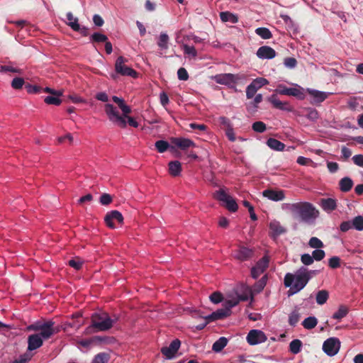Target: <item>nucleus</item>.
<instances>
[{
	"label": "nucleus",
	"instance_id": "39448f33",
	"mask_svg": "<svg viewBox=\"0 0 363 363\" xmlns=\"http://www.w3.org/2000/svg\"><path fill=\"white\" fill-rule=\"evenodd\" d=\"M249 289L243 288V294H240L238 291H235V296H231L224 303V308L218 309L211 314L204 317L208 322H212L216 320L223 319L228 317L230 314V309L238 305L240 301H247L249 298Z\"/></svg>",
	"mask_w": 363,
	"mask_h": 363
},
{
	"label": "nucleus",
	"instance_id": "c03bdc74",
	"mask_svg": "<svg viewBox=\"0 0 363 363\" xmlns=\"http://www.w3.org/2000/svg\"><path fill=\"white\" fill-rule=\"evenodd\" d=\"M255 33L263 39H269L272 38L271 31L267 28H257L255 30Z\"/></svg>",
	"mask_w": 363,
	"mask_h": 363
},
{
	"label": "nucleus",
	"instance_id": "9b49d317",
	"mask_svg": "<svg viewBox=\"0 0 363 363\" xmlns=\"http://www.w3.org/2000/svg\"><path fill=\"white\" fill-rule=\"evenodd\" d=\"M214 197L218 201L223 202L225 207L232 212L238 210V204L235 200L228 195L223 189H220L214 194Z\"/></svg>",
	"mask_w": 363,
	"mask_h": 363
},
{
	"label": "nucleus",
	"instance_id": "69168bd1",
	"mask_svg": "<svg viewBox=\"0 0 363 363\" xmlns=\"http://www.w3.org/2000/svg\"><path fill=\"white\" fill-rule=\"evenodd\" d=\"M99 201H100L101 204H102V205H104V206L108 205L112 201V197L108 194H103L100 196Z\"/></svg>",
	"mask_w": 363,
	"mask_h": 363
},
{
	"label": "nucleus",
	"instance_id": "cd10ccee",
	"mask_svg": "<svg viewBox=\"0 0 363 363\" xmlns=\"http://www.w3.org/2000/svg\"><path fill=\"white\" fill-rule=\"evenodd\" d=\"M269 229L274 237L279 236L285 232V229L277 220H272L269 223Z\"/></svg>",
	"mask_w": 363,
	"mask_h": 363
},
{
	"label": "nucleus",
	"instance_id": "4d7b16f0",
	"mask_svg": "<svg viewBox=\"0 0 363 363\" xmlns=\"http://www.w3.org/2000/svg\"><path fill=\"white\" fill-rule=\"evenodd\" d=\"M284 65L287 68L294 69L297 65V61L294 57H286L284 60Z\"/></svg>",
	"mask_w": 363,
	"mask_h": 363
},
{
	"label": "nucleus",
	"instance_id": "f704fd0d",
	"mask_svg": "<svg viewBox=\"0 0 363 363\" xmlns=\"http://www.w3.org/2000/svg\"><path fill=\"white\" fill-rule=\"evenodd\" d=\"M329 298V293L326 290L318 291L315 296V301L318 305H323L325 303Z\"/></svg>",
	"mask_w": 363,
	"mask_h": 363
},
{
	"label": "nucleus",
	"instance_id": "774afa93",
	"mask_svg": "<svg viewBox=\"0 0 363 363\" xmlns=\"http://www.w3.org/2000/svg\"><path fill=\"white\" fill-rule=\"evenodd\" d=\"M179 79L186 81L189 79V74L185 68L181 67L177 71Z\"/></svg>",
	"mask_w": 363,
	"mask_h": 363
},
{
	"label": "nucleus",
	"instance_id": "0eeeda50",
	"mask_svg": "<svg viewBox=\"0 0 363 363\" xmlns=\"http://www.w3.org/2000/svg\"><path fill=\"white\" fill-rule=\"evenodd\" d=\"M118 318H111L106 313H96L91 316V325L86 329V333L106 331L112 328Z\"/></svg>",
	"mask_w": 363,
	"mask_h": 363
},
{
	"label": "nucleus",
	"instance_id": "8fccbe9b",
	"mask_svg": "<svg viewBox=\"0 0 363 363\" xmlns=\"http://www.w3.org/2000/svg\"><path fill=\"white\" fill-rule=\"evenodd\" d=\"M90 39L91 41L96 42V43H102V42H106L108 38L106 35L100 33H94L92 34L90 37Z\"/></svg>",
	"mask_w": 363,
	"mask_h": 363
},
{
	"label": "nucleus",
	"instance_id": "6e6d98bb",
	"mask_svg": "<svg viewBox=\"0 0 363 363\" xmlns=\"http://www.w3.org/2000/svg\"><path fill=\"white\" fill-rule=\"evenodd\" d=\"M252 129L257 133H263L266 130V125L262 121H257L252 124Z\"/></svg>",
	"mask_w": 363,
	"mask_h": 363
},
{
	"label": "nucleus",
	"instance_id": "58836bf2",
	"mask_svg": "<svg viewBox=\"0 0 363 363\" xmlns=\"http://www.w3.org/2000/svg\"><path fill=\"white\" fill-rule=\"evenodd\" d=\"M67 25L73 30H75L76 29L79 28V22L78 18L77 17H74L73 14L71 12H68L67 13Z\"/></svg>",
	"mask_w": 363,
	"mask_h": 363
},
{
	"label": "nucleus",
	"instance_id": "a211bd4d",
	"mask_svg": "<svg viewBox=\"0 0 363 363\" xmlns=\"http://www.w3.org/2000/svg\"><path fill=\"white\" fill-rule=\"evenodd\" d=\"M181 346V342L178 339L174 340L169 346L163 347L161 349V352L167 359H172L175 357V354Z\"/></svg>",
	"mask_w": 363,
	"mask_h": 363
},
{
	"label": "nucleus",
	"instance_id": "3c124183",
	"mask_svg": "<svg viewBox=\"0 0 363 363\" xmlns=\"http://www.w3.org/2000/svg\"><path fill=\"white\" fill-rule=\"evenodd\" d=\"M10 72L13 73L22 74L23 71L21 69L18 67H15L11 65H3L0 67V72Z\"/></svg>",
	"mask_w": 363,
	"mask_h": 363
},
{
	"label": "nucleus",
	"instance_id": "338daca9",
	"mask_svg": "<svg viewBox=\"0 0 363 363\" xmlns=\"http://www.w3.org/2000/svg\"><path fill=\"white\" fill-rule=\"evenodd\" d=\"M301 262L305 265H310L313 262V257L309 254H303L301 257Z\"/></svg>",
	"mask_w": 363,
	"mask_h": 363
},
{
	"label": "nucleus",
	"instance_id": "603ef678",
	"mask_svg": "<svg viewBox=\"0 0 363 363\" xmlns=\"http://www.w3.org/2000/svg\"><path fill=\"white\" fill-rule=\"evenodd\" d=\"M308 245L312 248L320 249L323 247V242L316 237H313L310 239Z\"/></svg>",
	"mask_w": 363,
	"mask_h": 363
},
{
	"label": "nucleus",
	"instance_id": "ea45409f",
	"mask_svg": "<svg viewBox=\"0 0 363 363\" xmlns=\"http://www.w3.org/2000/svg\"><path fill=\"white\" fill-rule=\"evenodd\" d=\"M168 42H169V36L166 33H161L157 45L162 50H167L168 48Z\"/></svg>",
	"mask_w": 363,
	"mask_h": 363
},
{
	"label": "nucleus",
	"instance_id": "ddd939ff",
	"mask_svg": "<svg viewBox=\"0 0 363 363\" xmlns=\"http://www.w3.org/2000/svg\"><path fill=\"white\" fill-rule=\"evenodd\" d=\"M340 342L337 337H330L327 339L323 344V350L330 356H335L340 350Z\"/></svg>",
	"mask_w": 363,
	"mask_h": 363
},
{
	"label": "nucleus",
	"instance_id": "c756f323",
	"mask_svg": "<svg viewBox=\"0 0 363 363\" xmlns=\"http://www.w3.org/2000/svg\"><path fill=\"white\" fill-rule=\"evenodd\" d=\"M267 145L270 149L275 151H283L285 147V145L283 143L272 138L267 140Z\"/></svg>",
	"mask_w": 363,
	"mask_h": 363
},
{
	"label": "nucleus",
	"instance_id": "393cba45",
	"mask_svg": "<svg viewBox=\"0 0 363 363\" xmlns=\"http://www.w3.org/2000/svg\"><path fill=\"white\" fill-rule=\"evenodd\" d=\"M171 142L182 150L196 146L195 143L191 140L184 138H172Z\"/></svg>",
	"mask_w": 363,
	"mask_h": 363
},
{
	"label": "nucleus",
	"instance_id": "c85d7f7f",
	"mask_svg": "<svg viewBox=\"0 0 363 363\" xmlns=\"http://www.w3.org/2000/svg\"><path fill=\"white\" fill-rule=\"evenodd\" d=\"M353 184V181L348 177L342 178L339 182V187L340 191L342 192H347L350 191Z\"/></svg>",
	"mask_w": 363,
	"mask_h": 363
},
{
	"label": "nucleus",
	"instance_id": "bb28decb",
	"mask_svg": "<svg viewBox=\"0 0 363 363\" xmlns=\"http://www.w3.org/2000/svg\"><path fill=\"white\" fill-rule=\"evenodd\" d=\"M112 100L118 104L119 108L121 110L123 115L126 117L127 114L131 112L130 106L125 104L124 100L122 98L113 96Z\"/></svg>",
	"mask_w": 363,
	"mask_h": 363
},
{
	"label": "nucleus",
	"instance_id": "aec40b11",
	"mask_svg": "<svg viewBox=\"0 0 363 363\" xmlns=\"http://www.w3.org/2000/svg\"><path fill=\"white\" fill-rule=\"evenodd\" d=\"M266 284L267 277L264 276L253 286L252 290L247 287L250 291L249 297L251 296L252 298V294H258L261 292L266 286ZM243 288H247V286H242L240 288L237 289L235 291H238L240 294H243Z\"/></svg>",
	"mask_w": 363,
	"mask_h": 363
},
{
	"label": "nucleus",
	"instance_id": "a878e982",
	"mask_svg": "<svg viewBox=\"0 0 363 363\" xmlns=\"http://www.w3.org/2000/svg\"><path fill=\"white\" fill-rule=\"evenodd\" d=\"M252 255L253 251L246 247H240L239 249L234 252V257L240 261L250 259Z\"/></svg>",
	"mask_w": 363,
	"mask_h": 363
},
{
	"label": "nucleus",
	"instance_id": "09e8293b",
	"mask_svg": "<svg viewBox=\"0 0 363 363\" xmlns=\"http://www.w3.org/2000/svg\"><path fill=\"white\" fill-rule=\"evenodd\" d=\"M109 357L106 353H99L95 356L91 363H107Z\"/></svg>",
	"mask_w": 363,
	"mask_h": 363
},
{
	"label": "nucleus",
	"instance_id": "b1692460",
	"mask_svg": "<svg viewBox=\"0 0 363 363\" xmlns=\"http://www.w3.org/2000/svg\"><path fill=\"white\" fill-rule=\"evenodd\" d=\"M256 54L257 57L262 60H271L276 56L275 50L267 45L260 47Z\"/></svg>",
	"mask_w": 363,
	"mask_h": 363
},
{
	"label": "nucleus",
	"instance_id": "5701e85b",
	"mask_svg": "<svg viewBox=\"0 0 363 363\" xmlns=\"http://www.w3.org/2000/svg\"><path fill=\"white\" fill-rule=\"evenodd\" d=\"M276 92L288 96H293L298 97L300 99H303L304 98L303 94L301 91V89L297 88H288L282 86H279V88L276 89Z\"/></svg>",
	"mask_w": 363,
	"mask_h": 363
},
{
	"label": "nucleus",
	"instance_id": "9d476101",
	"mask_svg": "<svg viewBox=\"0 0 363 363\" xmlns=\"http://www.w3.org/2000/svg\"><path fill=\"white\" fill-rule=\"evenodd\" d=\"M127 61L128 60L122 56H120L116 59L115 63L116 73L121 76H128L136 78L137 72L133 69L125 65Z\"/></svg>",
	"mask_w": 363,
	"mask_h": 363
},
{
	"label": "nucleus",
	"instance_id": "f03ea898",
	"mask_svg": "<svg viewBox=\"0 0 363 363\" xmlns=\"http://www.w3.org/2000/svg\"><path fill=\"white\" fill-rule=\"evenodd\" d=\"M249 289L243 288V294H240L238 291H235V296H231L224 303V308L218 309L211 314L204 317L208 322H212L216 320L223 319L228 317L230 314V309L238 305L240 301H247L249 298Z\"/></svg>",
	"mask_w": 363,
	"mask_h": 363
},
{
	"label": "nucleus",
	"instance_id": "a18cd8bd",
	"mask_svg": "<svg viewBox=\"0 0 363 363\" xmlns=\"http://www.w3.org/2000/svg\"><path fill=\"white\" fill-rule=\"evenodd\" d=\"M348 309L344 306L339 307L338 310L333 314V318L337 320H341L347 315Z\"/></svg>",
	"mask_w": 363,
	"mask_h": 363
},
{
	"label": "nucleus",
	"instance_id": "052dcab7",
	"mask_svg": "<svg viewBox=\"0 0 363 363\" xmlns=\"http://www.w3.org/2000/svg\"><path fill=\"white\" fill-rule=\"evenodd\" d=\"M82 264L83 262L79 258L73 259L69 261V265L77 270L82 267Z\"/></svg>",
	"mask_w": 363,
	"mask_h": 363
},
{
	"label": "nucleus",
	"instance_id": "49530a36",
	"mask_svg": "<svg viewBox=\"0 0 363 363\" xmlns=\"http://www.w3.org/2000/svg\"><path fill=\"white\" fill-rule=\"evenodd\" d=\"M61 95H51L45 98L44 101L47 104H52L58 106L61 104L62 101L60 99Z\"/></svg>",
	"mask_w": 363,
	"mask_h": 363
},
{
	"label": "nucleus",
	"instance_id": "6ab92c4d",
	"mask_svg": "<svg viewBox=\"0 0 363 363\" xmlns=\"http://www.w3.org/2000/svg\"><path fill=\"white\" fill-rule=\"evenodd\" d=\"M262 195L269 200L276 202L283 201L286 197L285 191L281 189H267L263 191Z\"/></svg>",
	"mask_w": 363,
	"mask_h": 363
},
{
	"label": "nucleus",
	"instance_id": "6e6552de",
	"mask_svg": "<svg viewBox=\"0 0 363 363\" xmlns=\"http://www.w3.org/2000/svg\"><path fill=\"white\" fill-rule=\"evenodd\" d=\"M318 211L311 203L298 202L295 216L299 217L304 222L311 223L318 216Z\"/></svg>",
	"mask_w": 363,
	"mask_h": 363
},
{
	"label": "nucleus",
	"instance_id": "20e7f679",
	"mask_svg": "<svg viewBox=\"0 0 363 363\" xmlns=\"http://www.w3.org/2000/svg\"><path fill=\"white\" fill-rule=\"evenodd\" d=\"M249 289L243 288V294H240L238 291H235V296H231L224 303V308L218 309L211 314L204 317L208 322H212L216 320L223 319L228 317L230 314V309L238 305L240 301H247L249 298Z\"/></svg>",
	"mask_w": 363,
	"mask_h": 363
},
{
	"label": "nucleus",
	"instance_id": "e2e57ef3",
	"mask_svg": "<svg viewBox=\"0 0 363 363\" xmlns=\"http://www.w3.org/2000/svg\"><path fill=\"white\" fill-rule=\"evenodd\" d=\"M328 264L333 269L337 268L340 265V259L337 256L332 257L328 261Z\"/></svg>",
	"mask_w": 363,
	"mask_h": 363
},
{
	"label": "nucleus",
	"instance_id": "72a5a7b5",
	"mask_svg": "<svg viewBox=\"0 0 363 363\" xmlns=\"http://www.w3.org/2000/svg\"><path fill=\"white\" fill-rule=\"evenodd\" d=\"M228 344V339L225 337H220L212 346V350L216 352H220Z\"/></svg>",
	"mask_w": 363,
	"mask_h": 363
},
{
	"label": "nucleus",
	"instance_id": "473e14b6",
	"mask_svg": "<svg viewBox=\"0 0 363 363\" xmlns=\"http://www.w3.org/2000/svg\"><path fill=\"white\" fill-rule=\"evenodd\" d=\"M220 18L223 22L236 23L238 21V16L228 11L220 12Z\"/></svg>",
	"mask_w": 363,
	"mask_h": 363
},
{
	"label": "nucleus",
	"instance_id": "a19ab883",
	"mask_svg": "<svg viewBox=\"0 0 363 363\" xmlns=\"http://www.w3.org/2000/svg\"><path fill=\"white\" fill-rule=\"evenodd\" d=\"M155 147L160 153H163L167 151L169 148L173 149V147H170L169 144L165 140H158L155 143Z\"/></svg>",
	"mask_w": 363,
	"mask_h": 363
},
{
	"label": "nucleus",
	"instance_id": "de8ad7c7",
	"mask_svg": "<svg viewBox=\"0 0 363 363\" xmlns=\"http://www.w3.org/2000/svg\"><path fill=\"white\" fill-rule=\"evenodd\" d=\"M307 111V114L306 117L309 119L311 121H316L319 118L318 112L315 109L312 108H307L306 109Z\"/></svg>",
	"mask_w": 363,
	"mask_h": 363
},
{
	"label": "nucleus",
	"instance_id": "c9c22d12",
	"mask_svg": "<svg viewBox=\"0 0 363 363\" xmlns=\"http://www.w3.org/2000/svg\"><path fill=\"white\" fill-rule=\"evenodd\" d=\"M318 324V320L315 316H309L303 320L302 325L307 330L314 328Z\"/></svg>",
	"mask_w": 363,
	"mask_h": 363
},
{
	"label": "nucleus",
	"instance_id": "f3484780",
	"mask_svg": "<svg viewBox=\"0 0 363 363\" xmlns=\"http://www.w3.org/2000/svg\"><path fill=\"white\" fill-rule=\"evenodd\" d=\"M105 223L111 228H114L116 227L115 222L122 223L123 221V216L118 211H111L106 215L104 218Z\"/></svg>",
	"mask_w": 363,
	"mask_h": 363
},
{
	"label": "nucleus",
	"instance_id": "dca6fc26",
	"mask_svg": "<svg viewBox=\"0 0 363 363\" xmlns=\"http://www.w3.org/2000/svg\"><path fill=\"white\" fill-rule=\"evenodd\" d=\"M269 265V258L267 257H263L260 260H259L255 266H254L251 269V276L253 279H257L268 267Z\"/></svg>",
	"mask_w": 363,
	"mask_h": 363
},
{
	"label": "nucleus",
	"instance_id": "4be33fe9",
	"mask_svg": "<svg viewBox=\"0 0 363 363\" xmlns=\"http://www.w3.org/2000/svg\"><path fill=\"white\" fill-rule=\"evenodd\" d=\"M267 101L270 102L273 106L277 109L291 111L292 108L286 101H281L276 94H272L267 98Z\"/></svg>",
	"mask_w": 363,
	"mask_h": 363
},
{
	"label": "nucleus",
	"instance_id": "37998d69",
	"mask_svg": "<svg viewBox=\"0 0 363 363\" xmlns=\"http://www.w3.org/2000/svg\"><path fill=\"white\" fill-rule=\"evenodd\" d=\"M180 40H184L186 43H189L191 41L194 43H201L203 42V39L192 33L184 36L182 35Z\"/></svg>",
	"mask_w": 363,
	"mask_h": 363
},
{
	"label": "nucleus",
	"instance_id": "bf43d9fd",
	"mask_svg": "<svg viewBox=\"0 0 363 363\" xmlns=\"http://www.w3.org/2000/svg\"><path fill=\"white\" fill-rule=\"evenodd\" d=\"M257 89L255 86L250 83L246 88V97L247 99H252L256 94Z\"/></svg>",
	"mask_w": 363,
	"mask_h": 363
},
{
	"label": "nucleus",
	"instance_id": "680f3d73",
	"mask_svg": "<svg viewBox=\"0 0 363 363\" xmlns=\"http://www.w3.org/2000/svg\"><path fill=\"white\" fill-rule=\"evenodd\" d=\"M32 357V355L29 353H25L19 357L18 359H15L13 362L11 363H26L28 362Z\"/></svg>",
	"mask_w": 363,
	"mask_h": 363
},
{
	"label": "nucleus",
	"instance_id": "5fc2aeb1",
	"mask_svg": "<svg viewBox=\"0 0 363 363\" xmlns=\"http://www.w3.org/2000/svg\"><path fill=\"white\" fill-rule=\"evenodd\" d=\"M24 79L21 77H15L11 82V87L14 89H21L24 85Z\"/></svg>",
	"mask_w": 363,
	"mask_h": 363
},
{
	"label": "nucleus",
	"instance_id": "f257e3e1",
	"mask_svg": "<svg viewBox=\"0 0 363 363\" xmlns=\"http://www.w3.org/2000/svg\"><path fill=\"white\" fill-rule=\"evenodd\" d=\"M26 330L28 331L38 332L28 337V351H33L40 348L43 345L45 340L50 338L58 332V330L55 328L54 322L52 320L35 322L27 326Z\"/></svg>",
	"mask_w": 363,
	"mask_h": 363
},
{
	"label": "nucleus",
	"instance_id": "e433bc0d",
	"mask_svg": "<svg viewBox=\"0 0 363 363\" xmlns=\"http://www.w3.org/2000/svg\"><path fill=\"white\" fill-rule=\"evenodd\" d=\"M298 203H283L281 204V209L286 212L290 213L293 214L294 216H296L297 208H298Z\"/></svg>",
	"mask_w": 363,
	"mask_h": 363
},
{
	"label": "nucleus",
	"instance_id": "412c9836",
	"mask_svg": "<svg viewBox=\"0 0 363 363\" xmlns=\"http://www.w3.org/2000/svg\"><path fill=\"white\" fill-rule=\"evenodd\" d=\"M306 91L312 97L313 101L311 103L313 104H320L325 101L331 94L330 92L321 91L310 88H308Z\"/></svg>",
	"mask_w": 363,
	"mask_h": 363
},
{
	"label": "nucleus",
	"instance_id": "1a4fd4ad",
	"mask_svg": "<svg viewBox=\"0 0 363 363\" xmlns=\"http://www.w3.org/2000/svg\"><path fill=\"white\" fill-rule=\"evenodd\" d=\"M104 109L108 119L111 122L117 124L121 128H124L126 127L127 122L123 118V115L120 116L116 107L111 104H106L104 106Z\"/></svg>",
	"mask_w": 363,
	"mask_h": 363
},
{
	"label": "nucleus",
	"instance_id": "864d4df0",
	"mask_svg": "<svg viewBox=\"0 0 363 363\" xmlns=\"http://www.w3.org/2000/svg\"><path fill=\"white\" fill-rule=\"evenodd\" d=\"M254 86L255 87H256V89L258 90L261 87H262L263 86L269 83L268 80L265 78H262V77H258V78H256L255 79H254L252 82H251Z\"/></svg>",
	"mask_w": 363,
	"mask_h": 363
},
{
	"label": "nucleus",
	"instance_id": "4c0bfd02",
	"mask_svg": "<svg viewBox=\"0 0 363 363\" xmlns=\"http://www.w3.org/2000/svg\"><path fill=\"white\" fill-rule=\"evenodd\" d=\"M302 342L298 339L292 340L289 344V350L292 354H296L301 352Z\"/></svg>",
	"mask_w": 363,
	"mask_h": 363
},
{
	"label": "nucleus",
	"instance_id": "4468645a",
	"mask_svg": "<svg viewBox=\"0 0 363 363\" xmlns=\"http://www.w3.org/2000/svg\"><path fill=\"white\" fill-rule=\"evenodd\" d=\"M182 30H180L175 33L176 42L181 44L185 55L189 58H196L197 57V51L195 48L192 45H188V43L184 42V40H180V38H182Z\"/></svg>",
	"mask_w": 363,
	"mask_h": 363
},
{
	"label": "nucleus",
	"instance_id": "2f4dec72",
	"mask_svg": "<svg viewBox=\"0 0 363 363\" xmlns=\"http://www.w3.org/2000/svg\"><path fill=\"white\" fill-rule=\"evenodd\" d=\"M182 171V165L179 161H172L169 163V172L171 175L177 177Z\"/></svg>",
	"mask_w": 363,
	"mask_h": 363
},
{
	"label": "nucleus",
	"instance_id": "13d9d810",
	"mask_svg": "<svg viewBox=\"0 0 363 363\" xmlns=\"http://www.w3.org/2000/svg\"><path fill=\"white\" fill-rule=\"evenodd\" d=\"M325 255V252L320 249H316L313 250L312 252V257H313V260L315 259L316 261L322 260L324 258Z\"/></svg>",
	"mask_w": 363,
	"mask_h": 363
},
{
	"label": "nucleus",
	"instance_id": "f8f14e48",
	"mask_svg": "<svg viewBox=\"0 0 363 363\" xmlns=\"http://www.w3.org/2000/svg\"><path fill=\"white\" fill-rule=\"evenodd\" d=\"M243 78V76L230 73L216 74L213 77L216 83L227 86H233Z\"/></svg>",
	"mask_w": 363,
	"mask_h": 363
},
{
	"label": "nucleus",
	"instance_id": "7c9ffc66",
	"mask_svg": "<svg viewBox=\"0 0 363 363\" xmlns=\"http://www.w3.org/2000/svg\"><path fill=\"white\" fill-rule=\"evenodd\" d=\"M321 206L325 211H332L335 209L336 201L333 199H324L321 200Z\"/></svg>",
	"mask_w": 363,
	"mask_h": 363
},
{
	"label": "nucleus",
	"instance_id": "2eb2a0df",
	"mask_svg": "<svg viewBox=\"0 0 363 363\" xmlns=\"http://www.w3.org/2000/svg\"><path fill=\"white\" fill-rule=\"evenodd\" d=\"M267 337L264 332L259 330H251L247 335V341L250 345H256L264 342Z\"/></svg>",
	"mask_w": 363,
	"mask_h": 363
},
{
	"label": "nucleus",
	"instance_id": "423d86ee",
	"mask_svg": "<svg viewBox=\"0 0 363 363\" xmlns=\"http://www.w3.org/2000/svg\"><path fill=\"white\" fill-rule=\"evenodd\" d=\"M305 267H302L293 273H287L284 277V286L289 288L288 295L292 296L301 291L309 281Z\"/></svg>",
	"mask_w": 363,
	"mask_h": 363
},
{
	"label": "nucleus",
	"instance_id": "0e129e2a",
	"mask_svg": "<svg viewBox=\"0 0 363 363\" xmlns=\"http://www.w3.org/2000/svg\"><path fill=\"white\" fill-rule=\"evenodd\" d=\"M299 320V314L296 311L292 312L289 317V323L294 326Z\"/></svg>",
	"mask_w": 363,
	"mask_h": 363
},
{
	"label": "nucleus",
	"instance_id": "79ce46f5",
	"mask_svg": "<svg viewBox=\"0 0 363 363\" xmlns=\"http://www.w3.org/2000/svg\"><path fill=\"white\" fill-rule=\"evenodd\" d=\"M351 222L352 228L359 231L363 230V216H356L351 220Z\"/></svg>",
	"mask_w": 363,
	"mask_h": 363
},
{
	"label": "nucleus",
	"instance_id": "7ed1b4c3",
	"mask_svg": "<svg viewBox=\"0 0 363 363\" xmlns=\"http://www.w3.org/2000/svg\"><path fill=\"white\" fill-rule=\"evenodd\" d=\"M249 289L243 288V294H240L238 291H235V296H231L224 303V308L218 309L211 314L204 317L208 322H212L216 320L223 319L228 317L230 314V309L238 305L240 301H247L249 298Z\"/></svg>",
	"mask_w": 363,
	"mask_h": 363
}]
</instances>
